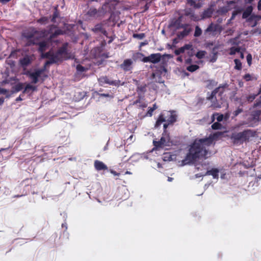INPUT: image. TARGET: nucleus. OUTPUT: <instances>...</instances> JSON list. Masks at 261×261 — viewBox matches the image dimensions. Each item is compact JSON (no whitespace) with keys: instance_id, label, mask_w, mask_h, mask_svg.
Returning a JSON list of instances; mask_svg holds the SVG:
<instances>
[{"instance_id":"1","label":"nucleus","mask_w":261,"mask_h":261,"mask_svg":"<svg viewBox=\"0 0 261 261\" xmlns=\"http://www.w3.org/2000/svg\"><path fill=\"white\" fill-rule=\"evenodd\" d=\"M223 134L222 132H217L206 138L195 139L189 146L188 152L182 162L185 164H191L200 159H207L210 154L207 148L213 143L214 140H218Z\"/></svg>"},{"instance_id":"2","label":"nucleus","mask_w":261,"mask_h":261,"mask_svg":"<svg viewBox=\"0 0 261 261\" xmlns=\"http://www.w3.org/2000/svg\"><path fill=\"white\" fill-rule=\"evenodd\" d=\"M68 43H64L62 46L59 47L56 53L52 50L43 54L42 58L48 59L45 63V66L48 65L57 63L59 62H62L71 58L69 54L68 53Z\"/></svg>"},{"instance_id":"3","label":"nucleus","mask_w":261,"mask_h":261,"mask_svg":"<svg viewBox=\"0 0 261 261\" xmlns=\"http://www.w3.org/2000/svg\"><path fill=\"white\" fill-rule=\"evenodd\" d=\"M256 135V132L250 129H245L240 132H233L230 136L231 142L234 145L239 146L244 143L249 142L251 138Z\"/></svg>"},{"instance_id":"4","label":"nucleus","mask_w":261,"mask_h":261,"mask_svg":"<svg viewBox=\"0 0 261 261\" xmlns=\"http://www.w3.org/2000/svg\"><path fill=\"white\" fill-rule=\"evenodd\" d=\"M177 120V115L173 111H170L169 114L165 116L163 113H161L155 122L154 127L158 128L160 127L162 123L167 121L173 125Z\"/></svg>"},{"instance_id":"5","label":"nucleus","mask_w":261,"mask_h":261,"mask_svg":"<svg viewBox=\"0 0 261 261\" xmlns=\"http://www.w3.org/2000/svg\"><path fill=\"white\" fill-rule=\"evenodd\" d=\"M172 144L170 135L162 134L160 140H153V145L154 146L153 150H158L163 149L165 146H170Z\"/></svg>"},{"instance_id":"6","label":"nucleus","mask_w":261,"mask_h":261,"mask_svg":"<svg viewBox=\"0 0 261 261\" xmlns=\"http://www.w3.org/2000/svg\"><path fill=\"white\" fill-rule=\"evenodd\" d=\"M229 85L226 83L220 84L218 87L214 89L211 93L207 92L206 99H212L215 97L217 94L219 96L222 97L225 92L229 90Z\"/></svg>"},{"instance_id":"7","label":"nucleus","mask_w":261,"mask_h":261,"mask_svg":"<svg viewBox=\"0 0 261 261\" xmlns=\"http://www.w3.org/2000/svg\"><path fill=\"white\" fill-rule=\"evenodd\" d=\"M222 31V28L220 25L211 22L204 30V34L210 37H215L220 35Z\"/></svg>"},{"instance_id":"8","label":"nucleus","mask_w":261,"mask_h":261,"mask_svg":"<svg viewBox=\"0 0 261 261\" xmlns=\"http://www.w3.org/2000/svg\"><path fill=\"white\" fill-rule=\"evenodd\" d=\"M184 53H186L185 58H186L187 57L190 58L193 57L194 55V50L193 45L191 44H186L183 46L174 50V54L176 56H178L180 54Z\"/></svg>"},{"instance_id":"9","label":"nucleus","mask_w":261,"mask_h":261,"mask_svg":"<svg viewBox=\"0 0 261 261\" xmlns=\"http://www.w3.org/2000/svg\"><path fill=\"white\" fill-rule=\"evenodd\" d=\"M47 28V32L48 35H49V39L50 40H53L58 36L63 35L64 33V32L63 30L58 28L57 25L54 24L48 25Z\"/></svg>"},{"instance_id":"10","label":"nucleus","mask_w":261,"mask_h":261,"mask_svg":"<svg viewBox=\"0 0 261 261\" xmlns=\"http://www.w3.org/2000/svg\"><path fill=\"white\" fill-rule=\"evenodd\" d=\"M117 5L116 0H106L102 6V12L105 14L107 13H112Z\"/></svg>"},{"instance_id":"11","label":"nucleus","mask_w":261,"mask_h":261,"mask_svg":"<svg viewBox=\"0 0 261 261\" xmlns=\"http://www.w3.org/2000/svg\"><path fill=\"white\" fill-rule=\"evenodd\" d=\"M46 67V66H44L43 68L37 69L33 72H31L30 71H28L25 74L32 80V83L36 84L38 82L39 77L45 71Z\"/></svg>"},{"instance_id":"12","label":"nucleus","mask_w":261,"mask_h":261,"mask_svg":"<svg viewBox=\"0 0 261 261\" xmlns=\"http://www.w3.org/2000/svg\"><path fill=\"white\" fill-rule=\"evenodd\" d=\"M162 58V55L160 53L151 54L148 57H143L142 61L144 63L150 62L153 64L159 63Z\"/></svg>"},{"instance_id":"13","label":"nucleus","mask_w":261,"mask_h":261,"mask_svg":"<svg viewBox=\"0 0 261 261\" xmlns=\"http://www.w3.org/2000/svg\"><path fill=\"white\" fill-rule=\"evenodd\" d=\"M133 61L130 59H125L119 66L124 72L130 71L133 68Z\"/></svg>"},{"instance_id":"14","label":"nucleus","mask_w":261,"mask_h":261,"mask_svg":"<svg viewBox=\"0 0 261 261\" xmlns=\"http://www.w3.org/2000/svg\"><path fill=\"white\" fill-rule=\"evenodd\" d=\"M98 82L101 85L108 84L110 85L118 86L120 81H111L107 76H102L98 79Z\"/></svg>"},{"instance_id":"15","label":"nucleus","mask_w":261,"mask_h":261,"mask_svg":"<svg viewBox=\"0 0 261 261\" xmlns=\"http://www.w3.org/2000/svg\"><path fill=\"white\" fill-rule=\"evenodd\" d=\"M38 33V30L36 28L31 27L28 30L23 32L22 36L27 39H30L33 38Z\"/></svg>"},{"instance_id":"16","label":"nucleus","mask_w":261,"mask_h":261,"mask_svg":"<svg viewBox=\"0 0 261 261\" xmlns=\"http://www.w3.org/2000/svg\"><path fill=\"white\" fill-rule=\"evenodd\" d=\"M101 10H102V7L98 10L95 8H90L87 12V14L90 17H99L105 14Z\"/></svg>"},{"instance_id":"17","label":"nucleus","mask_w":261,"mask_h":261,"mask_svg":"<svg viewBox=\"0 0 261 261\" xmlns=\"http://www.w3.org/2000/svg\"><path fill=\"white\" fill-rule=\"evenodd\" d=\"M207 100H210L211 102V108H212L214 110H216L218 109H220L222 107L223 102L222 101L223 100L222 97L220 98V100H218L216 98V95L215 97L213 98L212 99H207Z\"/></svg>"},{"instance_id":"18","label":"nucleus","mask_w":261,"mask_h":261,"mask_svg":"<svg viewBox=\"0 0 261 261\" xmlns=\"http://www.w3.org/2000/svg\"><path fill=\"white\" fill-rule=\"evenodd\" d=\"M146 91L147 85L146 84L144 83L137 86L136 91L140 99H143L144 97V94Z\"/></svg>"},{"instance_id":"19","label":"nucleus","mask_w":261,"mask_h":261,"mask_svg":"<svg viewBox=\"0 0 261 261\" xmlns=\"http://www.w3.org/2000/svg\"><path fill=\"white\" fill-rule=\"evenodd\" d=\"M92 31L96 33H100L106 36L108 35V33L104 28V24L102 23L96 24L92 29Z\"/></svg>"},{"instance_id":"20","label":"nucleus","mask_w":261,"mask_h":261,"mask_svg":"<svg viewBox=\"0 0 261 261\" xmlns=\"http://www.w3.org/2000/svg\"><path fill=\"white\" fill-rule=\"evenodd\" d=\"M95 169L97 171H105L108 169L107 166L102 162L99 160H95L94 163Z\"/></svg>"},{"instance_id":"21","label":"nucleus","mask_w":261,"mask_h":261,"mask_svg":"<svg viewBox=\"0 0 261 261\" xmlns=\"http://www.w3.org/2000/svg\"><path fill=\"white\" fill-rule=\"evenodd\" d=\"M214 10L212 7H209L204 10L200 15L201 19H205L212 17Z\"/></svg>"},{"instance_id":"22","label":"nucleus","mask_w":261,"mask_h":261,"mask_svg":"<svg viewBox=\"0 0 261 261\" xmlns=\"http://www.w3.org/2000/svg\"><path fill=\"white\" fill-rule=\"evenodd\" d=\"M187 4L191 7H193L194 9H199L202 6V3L200 0H186Z\"/></svg>"},{"instance_id":"23","label":"nucleus","mask_w":261,"mask_h":261,"mask_svg":"<svg viewBox=\"0 0 261 261\" xmlns=\"http://www.w3.org/2000/svg\"><path fill=\"white\" fill-rule=\"evenodd\" d=\"M192 31L191 28L184 29L183 31L178 32L177 33V38L179 40L184 39L185 37L188 36L190 32Z\"/></svg>"},{"instance_id":"24","label":"nucleus","mask_w":261,"mask_h":261,"mask_svg":"<svg viewBox=\"0 0 261 261\" xmlns=\"http://www.w3.org/2000/svg\"><path fill=\"white\" fill-rule=\"evenodd\" d=\"M176 29H186L187 28H191L190 25L188 23H181L179 19H177L174 21L173 24Z\"/></svg>"},{"instance_id":"25","label":"nucleus","mask_w":261,"mask_h":261,"mask_svg":"<svg viewBox=\"0 0 261 261\" xmlns=\"http://www.w3.org/2000/svg\"><path fill=\"white\" fill-rule=\"evenodd\" d=\"M37 44L39 46L38 50H39V51L41 53V56H42L43 54H44V52L45 51V50L46 49V48L47 47V43L46 41H43L39 42Z\"/></svg>"},{"instance_id":"26","label":"nucleus","mask_w":261,"mask_h":261,"mask_svg":"<svg viewBox=\"0 0 261 261\" xmlns=\"http://www.w3.org/2000/svg\"><path fill=\"white\" fill-rule=\"evenodd\" d=\"M20 64L23 67H26L31 63L30 57L27 56L19 60Z\"/></svg>"},{"instance_id":"27","label":"nucleus","mask_w":261,"mask_h":261,"mask_svg":"<svg viewBox=\"0 0 261 261\" xmlns=\"http://www.w3.org/2000/svg\"><path fill=\"white\" fill-rule=\"evenodd\" d=\"M253 11V7L251 6L247 7L242 14V18L243 19L247 18L249 16L251 15Z\"/></svg>"},{"instance_id":"28","label":"nucleus","mask_w":261,"mask_h":261,"mask_svg":"<svg viewBox=\"0 0 261 261\" xmlns=\"http://www.w3.org/2000/svg\"><path fill=\"white\" fill-rule=\"evenodd\" d=\"M219 170L216 168H213L210 170L206 171L205 175H212L214 178H218L219 177Z\"/></svg>"},{"instance_id":"29","label":"nucleus","mask_w":261,"mask_h":261,"mask_svg":"<svg viewBox=\"0 0 261 261\" xmlns=\"http://www.w3.org/2000/svg\"><path fill=\"white\" fill-rule=\"evenodd\" d=\"M54 12L53 13V14L51 16V21L53 23L56 22V19L57 18H59L60 17V11L58 10V6H56L54 8Z\"/></svg>"},{"instance_id":"30","label":"nucleus","mask_w":261,"mask_h":261,"mask_svg":"<svg viewBox=\"0 0 261 261\" xmlns=\"http://www.w3.org/2000/svg\"><path fill=\"white\" fill-rule=\"evenodd\" d=\"M206 87L209 89L213 88L218 84V82L214 80H208L206 81Z\"/></svg>"},{"instance_id":"31","label":"nucleus","mask_w":261,"mask_h":261,"mask_svg":"<svg viewBox=\"0 0 261 261\" xmlns=\"http://www.w3.org/2000/svg\"><path fill=\"white\" fill-rule=\"evenodd\" d=\"M49 18L46 16H42L37 20V22L41 24H46L48 22Z\"/></svg>"},{"instance_id":"32","label":"nucleus","mask_w":261,"mask_h":261,"mask_svg":"<svg viewBox=\"0 0 261 261\" xmlns=\"http://www.w3.org/2000/svg\"><path fill=\"white\" fill-rule=\"evenodd\" d=\"M158 108V106L156 103L153 105L152 107H149L146 114V116H152L153 114V112L154 110H155Z\"/></svg>"},{"instance_id":"33","label":"nucleus","mask_w":261,"mask_h":261,"mask_svg":"<svg viewBox=\"0 0 261 261\" xmlns=\"http://www.w3.org/2000/svg\"><path fill=\"white\" fill-rule=\"evenodd\" d=\"M167 72V70L166 67L163 65H161L158 68L156 73H159L160 75H165Z\"/></svg>"},{"instance_id":"34","label":"nucleus","mask_w":261,"mask_h":261,"mask_svg":"<svg viewBox=\"0 0 261 261\" xmlns=\"http://www.w3.org/2000/svg\"><path fill=\"white\" fill-rule=\"evenodd\" d=\"M234 62L235 63L234 69L238 70H241L242 68L241 62L239 59H236L234 60Z\"/></svg>"},{"instance_id":"35","label":"nucleus","mask_w":261,"mask_h":261,"mask_svg":"<svg viewBox=\"0 0 261 261\" xmlns=\"http://www.w3.org/2000/svg\"><path fill=\"white\" fill-rule=\"evenodd\" d=\"M144 57V55L141 53H136L133 55V59L136 61L137 60H140L142 61V58Z\"/></svg>"},{"instance_id":"36","label":"nucleus","mask_w":261,"mask_h":261,"mask_svg":"<svg viewBox=\"0 0 261 261\" xmlns=\"http://www.w3.org/2000/svg\"><path fill=\"white\" fill-rule=\"evenodd\" d=\"M164 122L165 123L163 124V132L162 134L170 135V133L167 131V129L169 125L172 124L168 122L167 121H165Z\"/></svg>"},{"instance_id":"37","label":"nucleus","mask_w":261,"mask_h":261,"mask_svg":"<svg viewBox=\"0 0 261 261\" xmlns=\"http://www.w3.org/2000/svg\"><path fill=\"white\" fill-rule=\"evenodd\" d=\"M241 48L240 47H231L230 48L229 55H233L236 54V53L240 52Z\"/></svg>"},{"instance_id":"38","label":"nucleus","mask_w":261,"mask_h":261,"mask_svg":"<svg viewBox=\"0 0 261 261\" xmlns=\"http://www.w3.org/2000/svg\"><path fill=\"white\" fill-rule=\"evenodd\" d=\"M211 127L214 130L221 129L222 127V125L219 122L214 123Z\"/></svg>"},{"instance_id":"39","label":"nucleus","mask_w":261,"mask_h":261,"mask_svg":"<svg viewBox=\"0 0 261 261\" xmlns=\"http://www.w3.org/2000/svg\"><path fill=\"white\" fill-rule=\"evenodd\" d=\"M199 66L197 65H191L187 67V70L190 72H194L199 69Z\"/></svg>"},{"instance_id":"40","label":"nucleus","mask_w":261,"mask_h":261,"mask_svg":"<svg viewBox=\"0 0 261 261\" xmlns=\"http://www.w3.org/2000/svg\"><path fill=\"white\" fill-rule=\"evenodd\" d=\"M38 33L37 35H39L41 37H45L48 36L47 30L45 29H43L40 31L38 30Z\"/></svg>"},{"instance_id":"41","label":"nucleus","mask_w":261,"mask_h":261,"mask_svg":"<svg viewBox=\"0 0 261 261\" xmlns=\"http://www.w3.org/2000/svg\"><path fill=\"white\" fill-rule=\"evenodd\" d=\"M206 54V51H204V50H200V51H198L196 54V57L199 59H201L202 58H204V57L205 56Z\"/></svg>"},{"instance_id":"42","label":"nucleus","mask_w":261,"mask_h":261,"mask_svg":"<svg viewBox=\"0 0 261 261\" xmlns=\"http://www.w3.org/2000/svg\"><path fill=\"white\" fill-rule=\"evenodd\" d=\"M164 160L165 161H170L172 160V155L169 152L164 153Z\"/></svg>"},{"instance_id":"43","label":"nucleus","mask_w":261,"mask_h":261,"mask_svg":"<svg viewBox=\"0 0 261 261\" xmlns=\"http://www.w3.org/2000/svg\"><path fill=\"white\" fill-rule=\"evenodd\" d=\"M194 12L191 8H186L184 10V15L186 16L190 17Z\"/></svg>"},{"instance_id":"44","label":"nucleus","mask_w":261,"mask_h":261,"mask_svg":"<svg viewBox=\"0 0 261 261\" xmlns=\"http://www.w3.org/2000/svg\"><path fill=\"white\" fill-rule=\"evenodd\" d=\"M23 84L21 83H19L18 84H16L13 87V88L15 90L14 92H19V91H21L23 88Z\"/></svg>"},{"instance_id":"45","label":"nucleus","mask_w":261,"mask_h":261,"mask_svg":"<svg viewBox=\"0 0 261 261\" xmlns=\"http://www.w3.org/2000/svg\"><path fill=\"white\" fill-rule=\"evenodd\" d=\"M202 34V30L201 29L198 27L196 26L195 27V31L194 33V36L196 37L200 36Z\"/></svg>"},{"instance_id":"46","label":"nucleus","mask_w":261,"mask_h":261,"mask_svg":"<svg viewBox=\"0 0 261 261\" xmlns=\"http://www.w3.org/2000/svg\"><path fill=\"white\" fill-rule=\"evenodd\" d=\"M150 5H151V4H150V3H146L145 4V5L143 6H141L140 7V9H142V11L141 12L144 13L145 12L147 11L149 9Z\"/></svg>"},{"instance_id":"47","label":"nucleus","mask_w":261,"mask_h":261,"mask_svg":"<svg viewBox=\"0 0 261 261\" xmlns=\"http://www.w3.org/2000/svg\"><path fill=\"white\" fill-rule=\"evenodd\" d=\"M0 94L6 95L7 98H9L10 95L8 94V90L0 87Z\"/></svg>"},{"instance_id":"48","label":"nucleus","mask_w":261,"mask_h":261,"mask_svg":"<svg viewBox=\"0 0 261 261\" xmlns=\"http://www.w3.org/2000/svg\"><path fill=\"white\" fill-rule=\"evenodd\" d=\"M145 37V34L144 33H140V34H133V37L134 38H137L139 39H142Z\"/></svg>"},{"instance_id":"49","label":"nucleus","mask_w":261,"mask_h":261,"mask_svg":"<svg viewBox=\"0 0 261 261\" xmlns=\"http://www.w3.org/2000/svg\"><path fill=\"white\" fill-rule=\"evenodd\" d=\"M29 89L32 90L33 91H35V90H36V88L35 86H32L30 84H28L25 86V89H24V91H23V93H25L26 91Z\"/></svg>"},{"instance_id":"50","label":"nucleus","mask_w":261,"mask_h":261,"mask_svg":"<svg viewBox=\"0 0 261 261\" xmlns=\"http://www.w3.org/2000/svg\"><path fill=\"white\" fill-rule=\"evenodd\" d=\"M218 48L217 47L215 46L213 48V53L214 54V56L211 59V61L213 62H214L217 60V52L216 51V50Z\"/></svg>"},{"instance_id":"51","label":"nucleus","mask_w":261,"mask_h":261,"mask_svg":"<svg viewBox=\"0 0 261 261\" xmlns=\"http://www.w3.org/2000/svg\"><path fill=\"white\" fill-rule=\"evenodd\" d=\"M241 12V10H234L233 11L232 13V15H231V17L230 19V20H233L234 19V18L236 17V16L239 13H240Z\"/></svg>"},{"instance_id":"52","label":"nucleus","mask_w":261,"mask_h":261,"mask_svg":"<svg viewBox=\"0 0 261 261\" xmlns=\"http://www.w3.org/2000/svg\"><path fill=\"white\" fill-rule=\"evenodd\" d=\"M257 96V94H251L247 96L246 99L248 102H252L255 99Z\"/></svg>"},{"instance_id":"53","label":"nucleus","mask_w":261,"mask_h":261,"mask_svg":"<svg viewBox=\"0 0 261 261\" xmlns=\"http://www.w3.org/2000/svg\"><path fill=\"white\" fill-rule=\"evenodd\" d=\"M189 17L191 20L194 21H198L200 20H201V18H199L197 15L195 14L194 12Z\"/></svg>"},{"instance_id":"54","label":"nucleus","mask_w":261,"mask_h":261,"mask_svg":"<svg viewBox=\"0 0 261 261\" xmlns=\"http://www.w3.org/2000/svg\"><path fill=\"white\" fill-rule=\"evenodd\" d=\"M215 115H217V120L218 121V122H221L222 121L223 119H224V115L223 114H219V113H215L213 115V116H214Z\"/></svg>"},{"instance_id":"55","label":"nucleus","mask_w":261,"mask_h":261,"mask_svg":"<svg viewBox=\"0 0 261 261\" xmlns=\"http://www.w3.org/2000/svg\"><path fill=\"white\" fill-rule=\"evenodd\" d=\"M76 69L77 70V71H80V72H84L85 71H86V68L83 66L82 65H80V64H78L77 65L76 67Z\"/></svg>"},{"instance_id":"56","label":"nucleus","mask_w":261,"mask_h":261,"mask_svg":"<svg viewBox=\"0 0 261 261\" xmlns=\"http://www.w3.org/2000/svg\"><path fill=\"white\" fill-rule=\"evenodd\" d=\"M246 59L248 65L250 66L252 64V55L250 54H249L246 57Z\"/></svg>"},{"instance_id":"57","label":"nucleus","mask_w":261,"mask_h":261,"mask_svg":"<svg viewBox=\"0 0 261 261\" xmlns=\"http://www.w3.org/2000/svg\"><path fill=\"white\" fill-rule=\"evenodd\" d=\"M243 79L247 82L252 80V77L249 73H246L243 76Z\"/></svg>"},{"instance_id":"58","label":"nucleus","mask_w":261,"mask_h":261,"mask_svg":"<svg viewBox=\"0 0 261 261\" xmlns=\"http://www.w3.org/2000/svg\"><path fill=\"white\" fill-rule=\"evenodd\" d=\"M243 112V109L242 108H238L236 111H234L233 113L234 116H237L239 114Z\"/></svg>"},{"instance_id":"59","label":"nucleus","mask_w":261,"mask_h":261,"mask_svg":"<svg viewBox=\"0 0 261 261\" xmlns=\"http://www.w3.org/2000/svg\"><path fill=\"white\" fill-rule=\"evenodd\" d=\"M192 62V59L191 58L188 57L187 58H185V63L186 64H190Z\"/></svg>"},{"instance_id":"60","label":"nucleus","mask_w":261,"mask_h":261,"mask_svg":"<svg viewBox=\"0 0 261 261\" xmlns=\"http://www.w3.org/2000/svg\"><path fill=\"white\" fill-rule=\"evenodd\" d=\"M260 112L259 111H256L255 112L254 115V119H259V117L260 116Z\"/></svg>"},{"instance_id":"61","label":"nucleus","mask_w":261,"mask_h":261,"mask_svg":"<svg viewBox=\"0 0 261 261\" xmlns=\"http://www.w3.org/2000/svg\"><path fill=\"white\" fill-rule=\"evenodd\" d=\"M147 107V104L145 102H141L139 105H138V107L139 108H144Z\"/></svg>"},{"instance_id":"62","label":"nucleus","mask_w":261,"mask_h":261,"mask_svg":"<svg viewBox=\"0 0 261 261\" xmlns=\"http://www.w3.org/2000/svg\"><path fill=\"white\" fill-rule=\"evenodd\" d=\"M261 105V95L259 97V100L258 101H256V102L254 104L255 107L259 106Z\"/></svg>"},{"instance_id":"63","label":"nucleus","mask_w":261,"mask_h":261,"mask_svg":"<svg viewBox=\"0 0 261 261\" xmlns=\"http://www.w3.org/2000/svg\"><path fill=\"white\" fill-rule=\"evenodd\" d=\"M141 99H140V98L138 96V99L133 102V105H138V103H141Z\"/></svg>"},{"instance_id":"64","label":"nucleus","mask_w":261,"mask_h":261,"mask_svg":"<svg viewBox=\"0 0 261 261\" xmlns=\"http://www.w3.org/2000/svg\"><path fill=\"white\" fill-rule=\"evenodd\" d=\"M237 94L236 91H233L231 92V95L230 96V99H232V97L234 96L235 95Z\"/></svg>"}]
</instances>
